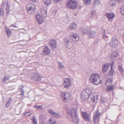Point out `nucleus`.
Returning a JSON list of instances; mask_svg holds the SVG:
<instances>
[{
	"instance_id": "393cba45",
	"label": "nucleus",
	"mask_w": 124,
	"mask_h": 124,
	"mask_svg": "<svg viewBox=\"0 0 124 124\" xmlns=\"http://www.w3.org/2000/svg\"><path fill=\"white\" fill-rule=\"evenodd\" d=\"M5 28L8 37H9L11 35V30L6 27H5Z\"/></svg>"
},
{
	"instance_id": "13d9d810",
	"label": "nucleus",
	"mask_w": 124,
	"mask_h": 124,
	"mask_svg": "<svg viewBox=\"0 0 124 124\" xmlns=\"http://www.w3.org/2000/svg\"><path fill=\"white\" fill-rule=\"evenodd\" d=\"M3 3H2V5H3Z\"/></svg>"
},
{
	"instance_id": "9d476101",
	"label": "nucleus",
	"mask_w": 124,
	"mask_h": 124,
	"mask_svg": "<svg viewBox=\"0 0 124 124\" xmlns=\"http://www.w3.org/2000/svg\"><path fill=\"white\" fill-rule=\"evenodd\" d=\"M105 16L108 19L109 21L111 22L115 16V14L114 13H107L105 14Z\"/></svg>"
},
{
	"instance_id": "7c9ffc66",
	"label": "nucleus",
	"mask_w": 124,
	"mask_h": 124,
	"mask_svg": "<svg viewBox=\"0 0 124 124\" xmlns=\"http://www.w3.org/2000/svg\"><path fill=\"white\" fill-rule=\"evenodd\" d=\"M58 68L60 70L63 69L64 68V66L62 65V62H58Z\"/></svg>"
},
{
	"instance_id": "2f4dec72",
	"label": "nucleus",
	"mask_w": 124,
	"mask_h": 124,
	"mask_svg": "<svg viewBox=\"0 0 124 124\" xmlns=\"http://www.w3.org/2000/svg\"><path fill=\"white\" fill-rule=\"evenodd\" d=\"M100 0H94L93 2V5L95 6L97 5H98L100 3Z\"/></svg>"
},
{
	"instance_id": "a878e982",
	"label": "nucleus",
	"mask_w": 124,
	"mask_h": 124,
	"mask_svg": "<svg viewBox=\"0 0 124 124\" xmlns=\"http://www.w3.org/2000/svg\"><path fill=\"white\" fill-rule=\"evenodd\" d=\"M10 6L8 3H7L6 4V10L7 15H8L10 13Z\"/></svg>"
},
{
	"instance_id": "a211bd4d",
	"label": "nucleus",
	"mask_w": 124,
	"mask_h": 124,
	"mask_svg": "<svg viewBox=\"0 0 124 124\" xmlns=\"http://www.w3.org/2000/svg\"><path fill=\"white\" fill-rule=\"evenodd\" d=\"M37 21L39 22V24H42L44 22L42 17L38 13L36 15Z\"/></svg>"
},
{
	"instance_id": "0eeeda50",
	"label": "nucleus",
	"mask_w": 124,
	"mask_h": 124,
	"mask_svg": "<svg viewBox=\"0 0 124 124\" xmlns=\"http://www.w3.org/2000/svg\"><path fill=\"white\" fill-rule=\"evenodd\" d=\"M31 76L33 80L36 81H40L42 78L41 76H39L36 73H32Z\"/></svg>"
},
{
	"instance_id": "c9c22d12",
	"label": "nucleus",
	"mask_w": 124,
	"mask_h": 124,
	"mask_svg": "<svg viewBox=\"0 0 124 124\" xmlns=\"http://www.w3.org/2000/svg\"><path fill=\"white\" fill-rule=\"evenodd\" d=\"M116 0H111L110 1V4L112 6H114L116 4Z\"/></svg>"
},
{
	"instance_id": "a18cd8bd",
	"label": "nucleus",
	"mask_w": 124,
	"mask_h": 124,
	"mask_svg": "<svg viewBox=\"0 0 124 124\" xmlns=\"http://www.w3.org/2000/svg\"><path fill=\"white\" fill-rule=\"evenodd\" d=\"M118 3H122L123 2L124 0H116Z\"/></svg>"
},
{
	"instance_id": "6e6552de",
	"label": "nucleus",
	"mask_w": 124,
	"mask_h": 124,
	"mask_svg": "<svg viewBox=\"0 0 124 124\" xmlns=\"http://www.w3.org/2000/svg\"><path fill=\"white\" fill-rule=\"evenodd\" d=\"M101 115V113L98 110L94 112L93 117V121L95 123H96L99 121V116Z\"/></svg>"
},
{
	"instance_id": "72a5a7b5",
	"label": "nucleus",
	"mask_w": 124,
	"mask_h": 124,
	"mask_svg": "<svg viewBox=\"0 0 124 124\" xmlns=\"http://www.w3.org/2000/svg\"><path fill=\"white\" fill-rule=\"evenodd\" d=\"M51 0H44V3L46 5H48L51 3Z\"/></svg>"
},
{
	"instance_id": "c756f323",
	"label": "nucleus",
	"mask_w": 124,
	"mask_h": 124,
	"mask_svg": "<svg viewBox=\"0 0 124 124\" xmlns=\"http://www.w3.org/2000/svg\"><path fill=\"white\" fill-rule=\"evenodd\" d=\"M85 4L86 5H90L91 4L92 0H83Z\"/></svg>"
},
{
	"instance_id": "f8f14e48",
	"label": "nucleus",
	"mask_w": 124,
	"mask_h": 124,
	"mask_svg": "<svg viewBox=\"0 0 124 124\" xmlns=\"http://www.w3.org/2000/svg\"><path fill=\"white\" fill-rule=\"evenodd\" d=\"M71 39L74 42H76L79 39L78 35L76 33H72L70 34Z\"/></svg>"
},
{
	"instance_id": "39448f33",
	"label": "nucleus",
	"mask_w": 124,
	"mask_h": 124,
	"mask_svg": "<svg viewBox=\"0 0 124 124\" xmlns=\"http://www.w3.org/2000/svg\"><path fill=\"white\" fill-rule=\"evenodd\" d=\"M26 9L28 12L30 14H33L36 11V7L34 4L29 3L26 6Z\"/></svg>"
},
{
	"instance_id": "5701e85b",
	"label": "nucleus",
	"mask_w": 124,
	"mask_h": 124,
	"mask_svg": "<svg viewBox=\"0 0 124 124\" xmlns=\"http://www.w3.org/2000/svg\"><path fill=\"white\" fill-rule=\"evenodd\" d=\"M96 32L94 31L90 30L88 33L89 38H92L95 36L96 35Z\"/></svg>"
},
{
	"instance_id": "4d7b16f0",
	"label": "nucleus",
	"mask_w": 124,
	"mask_h": 124,
	"mask_svg": "<svg viewBox=\"0 0 124 124\" xmlns=\"http://www.w3.org/2000/svg\"><path fill=\"white\" fill-rule=\"evenodd\" d=\"M9 79V78L8 77L7 78V80H8Z\"/></svg>"
},
{
	"instance_id": "bb28decb",
	"label": "nucleus",
	"mask_w": 124,
	"mask_h": 124,
	"mask_svg": "<svg viewBox=\"0 0 124 124\" xmlns=\"http://www.w3.org/2000/svg\"><path fill=\"white\" fill-rule=\"evenodd\" d=\"M114 85H108V86L106 88L107 91L110 92L112 91L114 89Z\"/></svg>"
},
{
	"instance_id": "e433bc0d",
	"label": "nucleus",
	"mask_w": 124,
	"mask_h": 124,
	"mask_svg": "<svg viewBox=\"0 0 124 124\" xmlns=\"http://www.w3.org/2000/svg\"><path fill=\"white\" fill-rule=\"evenodd\" d=\"M4 14L3 8L1 7L0 9V15L1 16H3Z\"/></svg>"
},
{
	"instance_id": "6ab92c4d",
	"label": "nucleus",
	"mask_w": 124,
	"mask_h": 124,
	"mask_svg": "<svg viewBox=\"0 0 124 124\" xmlns=\"http://www.w3.org/2000/svg\"><path fill=\"white\" fill-rule=\"evenodd\" d=\"M64 44L69 48H71L72 47V43L71 42L70 40L65 39Z\"/></svg>"
},
{
	"instance_id": "f03ea898",
	"label": "nucleus",
	"mask_w": 124,
	"mask_h": 124,
	"mask_svg": "<svg viewBox=\"0 0 124 124\" xmlns=\"http://www.w3.org/2000/svg\"><path fill=\"white\" fill-rule=\"evenodd\" d=\"M100 76L98 75L93 74L90 76L89 80L91 83L94 84L98 85L101 83V81L100 79Z\"/></svg>"
},
{
	"instance_id": "6e6d98bb",
	"label": "nucleus",
	"mask_w": 124,
	"mask_h": 124,
	"mask_svg": "<svg viewBox=\"0 0 124 124\" xmlns=\"http://www.w3.org/2000/svg\"><path fill=\"white\" fill-rule=\"evenodd\" d=\"M122 37L124 38V34L123 35Z\"/></svg>"
},
{
	"instance_id": "79ce46f5",
	"label": "nucleus",
	"mask_w": 124,
	"mask_h": 124,
	"mask_svg": "<svg viewBox=\"0 0 124 124\" xmlns=\"http://www.w3.org/2000/svg\"><path fill=\"white\" fill-rule=\"evenodd\" d=\"M34 107H36L37 109L41 108H42V105H35Z\"/></svg>"
},
{
	"instance_id": "4468645a",
	"label": "nucleus",
	"mask_w": 124,
	"mask_h": 124,
	"mask_svg": "<svg viewBox=\"0 0 124 124\" xmlns=\"http://www.w3.org/2000/svg\"><path fill=\"white\" fill-rule=\"evenodd\" d=\"M48 112L52 116H53L56 118H58L60 115L59 112L56 113L51 109H49L48 110Z\"/></svg>"
},
{
	"instance_id": "dca6fc26",
	"label": "nucleus",
	"mask_w": 124,
	"mask_h": 124,
	"mask_svg": "<svg viewBox=\"0 0 124 124\" xmlns=\"http://www.w3.org/2000/svg\"><path fill=\"white\" fill-rule=\"evenodd\" d=\"M118 43V41L117 39L116 38H113L110 45L112 47L115 48L116 47Z\"/></svg>"
},
{
	"instance_id": "8fccbe9b",
	"label": "nucleus",
	"mask_w": 124,
	"mask_h": 124,
	"mask_svg": "<svg viewBox=\"0 0 124 124\" xmlns=\"http://www.w3.org/2000/svg\"><path fill=\"white\" fill-rule=\"evenodd\" d=\"M114 62H112L111 64V68H112V67L113 66V65L114 64Z\"/></svg>"
},
{
	"instance_id": "20e7f679",
	"label": "nucleus",
	"mask_w": 124,
	"mask_h": 124,
	"mask_svg": "<svg viewBox=\"0 0 124 124\" xmlns=\"http://www.w3.org/2000/svg\"><path fill=\"white\" fill-rule=\"evenodd\" d=\"M78 3L73 0H69L66 3V7L67 8L73 9H75L77 7Z\"/></svg>"
},
{
	"instance_id": "58836bf2",
	"label": "nucleus",
	"mask_w": 124,
	"mask_h": 124,
	"mask_svg": "<svg viewBox=\"0 0 124 124\" xmlns=\"http://www.w3.org/2000/svg\"><path fill=\"white\" fill-rule=\"evenodd\" d=\"M48 121L49 122V124H57L56 121H53V122H52V118H50Z\"/></svg>"
},
{
	"instance_id": "423d86ee",
	"label": "nucleus",
	"mask_w": 124,
	"mask_h": 124,
	"mask_svg": "<svg viewBox=\"0 0 124 124\" xmlns=\"http://www.w3.org/2000/svg\"><path fill=\"white\" fill-rule=\"evenodd\" d=\"M70 95L68 93L63 92L61 95V98L65 102H66L70 100Z\"/></svg>"
},
{
	"instance_id": "49530a36",
	"label": "nucleus",
	"mask_w": 124,
	"mask_h": 124,
	"mask_svg": "<svg viewBox=\"0 0 124 124\" xmlns=\"http://www.w3.org/2000/svg\"><path fill=\"white\" fill-rule=\"evenodd\" d=\"M24 87L23 86V85H21L19 86V88L21 90H23Z\"/></svg>"
},
{
	"instance_id": "4c0bfd02",
	"label": "nucleus",
	"mask_w": 124,
	"mask_h": 124,
	"mask_svg": "<svg viewBox=\"0 0 124 124\" xmlns=\"http://www.w3.org/2000/svg\"><path fill=\"white\" fill-rule=\"evenodd\" d=\"M118 66L120 72H123L124 71V70L122 65L121 64H120L118 65Z\"/></svg>"
},
{
	"instance_id": "f257e3e1",
	"label": "nucleus",
	"mask_w": 124,
	"mask_h": 124,
	"mask_svg": "<svg viewBox=\"0 0 124 124\" xmlns=\"http://www.w3.org/2000/svg\"><path fill=\"white\" fill-rule=\"evenodd\" d=\"M78 109L75 108H71L70 110H69L67 111L68 113L70 116L73 119L75 117L76 119V121H74L75 124H78L79 122V119L78 117Z\"/></svg>"
},
{
	"instance_id": "f704fd0d",
	"label": "nucleus",
	"mask_w": 124,
	"mask_h": 124,
	"mask_svg": "<svg viewBox=\"0 0 124 124\" xmlns=\"http://www.w3.org/2000/svg\"><path fill=\"white\" fill-rule=\"evenodd\" d=\"M31 120H32V123L33 124H37V120L34 116H33L32 118L31 119Z\"/></svg>"
},
{
	"instance_id": "7ed1b4c3",
	"label": "nucleus",
	"mask_w": 124,
	"mask_h": 124,
	"mask_svg": "<svg viewBox=\"0 0 124 124\" xmlns=\"http://www.w3.org/2000/svg\"><path fill=\"white\" fill-rule=\"evenodd\" d=\"M92 92V90L91 89H86L81 93V98L83 100H86L88 99Z\"/></svg>"
},
{
	"instance_id": "de8ad7c7",
	"label": "nucleus",
	"mask_w": 124,
	"mask_h": 124,
	"mask_svg": "<svg viewBox=\"0 0 124 124\" xmlns=\"http://www.w3.org/2000/svg\"><path fill=\"white\" fill-rule=\"evenodd\" d=\"M30 111H29L26 112L25 113L26 115H27V116H29L31 114V113L30 114H29V113H30Z\"/></svg>"
},
{
	"instance_id": "cd10ccee",
	"label": "nucleus",
	"mask_w": 124,
	"mask_h": 124,
	"mask_svg": "<svg viewBox=\"0 0 124 124\" xmlns=\"http://www.w3.org/2000/svg\"><path fill=\"white\" fill-rule=\"evenodd\" d=\"M40 124H46V118L45 117H40Z\"/></svg>"
},
{
	"instance_id": "a19ab883",
	"label": "nucleus",
	"mask_w": 124,
	"mask_h": 124,
	"mask_svg": "<svg viewBox=\"0 0 124 124\" xmlns=\"http://www.w3.org/2000/svg\"><path fill=\"white\" fill-rule=\"evenodd\" d=\"M113 69L112 68H111L109 72V74L111 76L113 74Z\"/></svg>"
},
{
	"instance_id": "3c124183",
	"label": "nucleus",
	"mask_w": 124,
	"mask_h": 124,
	"mask_svg": "<svg viewBox=\"0 0 124 124\" xmlns=\"http://www.w3.org/2000/svg\"><path fill=\"white\" fill-rule=\"evenodd\" d=\"M92 15L93 16L94 15H95V11H94L93 12H92Z\"/></svg>"
},
{
	"instance_id": "c03bdc74",
	"label": "nucleus",
	"mask_w": 124,
	"mask_h": 124,
	"mask_svg": "<svg viewBox=\"0 0 124 124\" xmlns=\"http://www.w3.org/2000/svg\"><path fill=\"white\" fill-rule=\"evenodd\" d=\"M21 93L20 94V95L22 96H24V91L23 90H21Z\"/></svg>"
},
{
	"instance_id": "473e14b6",
	"label": "nucleus",
	"mask_w": 124,
	"mask_h": 124,
	"mask_svg": "<svg viewBox=\"0 0 124 124\" xmlns=\"http://www.w3.org/2000/svg\"><path fill=\"white\" fill-rule=\"evenodd\" d=\"M112 81L111 79L110 78H108L106 81V84L107 85H108L107 84L108 83L109 84H111L112 83Z\"/></svg>"
},
{
	"instance_id": "864d4df0",
	"label": "nucleus",
	"mask_w": 124,
	"mask_h": 124,
	"mask_svg": "<svg viewBox=\"0 0 124 124\" xmlns=\"http://www.w3.org/2000/svg\"><path fill=\"white\" fill-rule=\"evenodd\" d=\"M101 102H104V100L103 99H101Z\"/></svg>"
},
{
	"instance_id": "ddd939ff",
	"label": "nucleus",
	"mask_w": 124,
	"mask_h": 124,
	"mask_svg": "<svg viewBox=\"0 0 124 124\" xmlns=\"http://www.w3.org/2000/svg\"><path fill=\"white\" fill-rule=\"evenodd\" d=\"M49 45L52 50L56 48L57 43L56 41L54 39H51L50 41Z\"/></svg>"
},
{
	"instance_id": "5fc2aeb1",
	"label": "nucleus",
	"mask_w": 124,
	"mask_h": 124,
	"mask_svg": "<svg viewBox=\"0 0 124 124\" xmlns=\"http://www.w3.org/2000/svg\"><path fill=\"white\" fill-rule=\"evenodd\" d=\"M33 2H35L37 1V0H31Z\"/></svg>"
},
{
	"instance_id": "603ef678",
	"label": "nucleus",
	"mask_w": 124,
	"mask_h": 124,
	"mask_svg": "<svg viewBox=\"0 0 124 124\" xmlns=\"http://www.w3.org/2000/svg\"><path fill=\"white\" fill-rule=\"evenodd\" d=\"M11 27L13 26V27H15V28H17V27L16 26L14 25L13 24L12 25H11Z\"/></svg>"
},
{
	"instance_id": "f3484780",
	"label": "nucleus",
	"mask_w": 124,
	"mask_h": 124,
	"mask_svg": "<svg viewBox=\"0 0 124 124\" xmlns=\"http://www.w3.org/2000/svg\"><path fill=\"white\" fill-rule=\"evenodd\" d=\"M77 24L74 22H73L71 23L69 26L68 29L69 31L74 30L77 27Z\"/></svg>"
},
{
	"instance_id": "b1692460",
	"label": "nucleus",
	"mask_w": 124,
	"mask_h": 124,
	"mask_svg": "<svg viewBox=\"0 0 124 124\" xmlns=\"http://www.w3.org/2000/svg\"><path fill=\"white\" fill-rule=\"evenodd\" d=\"M43 52L44 53V54L48 55L50 52V51L47 46H45L44 48Z\"/></svg>"
},
{
	"instance_id": "412c9836",
	"label": "nucleus",
	"mask_w": 124,
	"mask_h": 124,
	"mask_svg": "<svg viewBox=\"0 0 124 124\" xmlns=\"http://www.w3.org/2000/svg\"><path fill=\"white\" fill-rule=\"evenodd\" d=\"M109 65L108 63H106L102 65V70L104 72H106L108 70Z\"/></svg>"
},
{
	"instance_id": "1a4fd4ad",
	"label": "nucleus",
	"mask_w": 124,
	"mask_h": 124,
	"mask_svg": "<svg viewBox=\"0 0 124 124\" xmlns=\"http://www.w3.org/2000/svg\"><path fill=\"white\" fill-rule=\"evenodd\" d=\"M71 81L69 78H65L64 81L63 85L64 88H68L71 86Z\"/></svg>"
},
{
	"instance_id": "aec40b11",
	"label": "nucleus",
	"mask_w": 124,
	"mask_h": 124,
	"mask_svg": "<svg viewBox=\"0 0 124 124\" xmlns=\"http://www.w3.org/2000/svg\"><path fill=\"white\" fill-rule=\"evenodd\" d=\"M47 10L46 8L42 7L41 8L40 11L41 14L44 17H46L47 15Z\"/></svg>"
},
{
	"instance_id": "2eb2a0df",
	"label": "nucleus",
	"mask_w": 124,
	"mask_h": 124,
	"mask_svg": "<svg viewBox=\"0 0 124 124\" xmlns=\"http://www.w3.org/2000/svg\"><path fill=\"white\" fill-rule=\"evenodd\" d=\"M92 95H90L89 97L88 98V99L89 100H90V102L92 103H96L98 99V95L93 96L91 97Z\"/></svg>"
},
{
	"instance_id": "4be33fe9",
	"label": "nucleus",
	"mask_w": 124,
	"mask_h": 124,
	"mask_svg": "<svg viewBox=\"0 0 124 124\" xmlns=\"http://www.w3.org/2000/svg\"><path fill=\"white\" fill-rule=\"evenodd\" d=\"M118 54L117 51H113L110 55V57L112 60H114L117 57Z\"/></svg>"
},
{
	"instance_id": "09e8293b",
	"label": "nucleus",
	"mask_w": 124,
	"mask_h": 124,
	"mask_svg": "<svg viewBox=\"0 0 124 124\" xmlns=\"http://www.w3.org/2000/svg\"><path fill=\"white\" fill-rule=\"evenodd\" d=\"M6 80V76H5V77L4 78H3L2 79V81H4V82H5Z\"/></svg>"
},
{
	"instance_id": "37998d69",
	"label": "nucleus",
	"mask_w": 124,
	"mask_h": 124,
	"mask_svg": "<svg viewBox=\"0 0 124 124\" xmlns=\"http://www.w3.org/2000/svg\"><path fill=\"white\" fill-rule=\"evenodd\" d=\"M121 12L122 15H124V5L123 6L121 9Z\"/></svg>"
},
{
	"instance_id": "ea45409f",
	"label": "nucleus",
	"mask_w": 124,
	"mask_h": 124,
	"mask_svg": "<svg viewBox=\"0 0 124 124\" xmlns=\"http://www.w3.org/2000/svg\"><path fill=\"white\" fill-rule=\"evenodd\" d=\"M11 98H10L9 99V101L7 102L6 104V107L7 108L9 106L11 102Z\"/></svg>"
},
{
	"instance_id": "9b49d317",
	"label": "nucleus",
	"mask_w": 124,
	"mask_h": 124,
	"mask_svg": "<svg viewBox=\"0 0 124 124\" xmlns=\"http://www.w3.org/2000/svg\"><path fill=\"white\" fill-rule=\"evenodd\" d=\"M81 115L85 120L88 122L90 121V117L88 113L86 112L82 111Z\"/></svg>"
},
{
	"instance_id": "c85d7f7f",
	"label": "nucleus",
	"mask_w": 124,
	"mask_h": 124,
	"mask_svg": "<svg viewBox=\"0 0 124 124\" xmlns=\"http://www.w3.org/2000/svg\"><path fill=\"white\" fill-rule=\"evenodd\" d=\"M81 32L83 35H85L88 33V30L87 28H81Z\"/></svg>"
}]
</instances>
